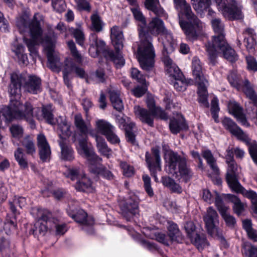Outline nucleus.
<instances>
[{
	"label": "nucleus",
	"mask_w": 257,
	"mask_h": 257,
	"mask_svg": "<svg viewBox=\"0 0 257 257\" xmlns=\"http://www.w3.org/2000/svg\"><path fill=\"white\" fill-rule=\"evenodd\" d=\"M242 247V252L246 257H257V247L252 245L249 242H243Z\"/></svg>",
	"instance_id": "nucleus-50"
},
{
	"label": "nucleus",
	"mask_w": 257,
	"mask_h": 257,
	"mask_svg": "<svg viewBox=\"0 0 257 257\" xmlns=\"http://www.w3.org/2000/svg\"><path fill=\"white\" fill-rule=\"evenodd\" d=\"M169 127L171 132L174 134H177L181 130L186 128L184 118L181 114L174 113L173 117L170 120Z\"/></svg>",
	"instance_id": "nucleus-30"
},
{
	"label": "nucleus",
	"mask_w": 257,
	"mask_h": 257,
	"mask_svg": "<svg viewBox=\"0 0 257 257\" xmlns=\"http://www.w3.org/2000/svg\"><path fill=\"white\" fill-rule=\"evenodd\" d=\"M220 41L217 44H211L208 43L206 46L210 60L214 63L218 54L222 53L223 57L230 62L235 61L237 59V55L235 51L227 43L225 39L220 36Z\"/></svg>",
	"instance_id": "nucleus-8"
},
{
	"label": "nucleus",
	"mask_w": 257,
	"mask_h": 257,
	"mask_svg": "<svg viewBox=\"0 0 257 257\" xmlns=\"http://www.w3.org/2000/svg\"><path fill=\"white\" fill-rule=\"evenodd\" d=\"M21 144L27 154L33 156L36 153V147L33 139L30 136L25 137L22 141Z\"/></svg>",
	"instance_id": "nucleus-44"
},
{
	"label": "nucleus",
	"mask_w": 257,
	"mask_h": 257,
	"mask_svg": "<svg viewBox=\"0 0 257 257\" xmlns=\"http://www.w3.org/2000/svg\"><path fill=\"white\" fill-rule=\"evenodd\" d=\"M217 8L229 20L240 19L243 15L241 6L235 0H215Z\"/></svg>",
	"instance_id": "nucleus-13"
},
{
	"label": "nucleus",
	"mask_w": 257,
	"mask_h": 257,
	"mask_svg": "<svg viewBox=\"0 0 257 257\" xmlns=\"http://www.w3.org/2000/svg\"><path fill=\"white\" fill-rule=\"evenodd\" d=\"M56 122L58 125V134L61 138L60 141L65 142L66 138L70 137L72 133L70 124L67 122L65 118L61 116L57 119Z\"/></svg>",
	"instance_id": "nucleus-33"
},
{
	"label": "nucleus",
	"mask_w": 257,
	"mask_h": 257,
	"mask_svg": "<svg viewBox=\"0 0 257 257\" xmlns=\"http://www.w3.org/2000/svg\"><path fill=\"white\" fill-rule=\"evenodd\" d=\"M24 107L25 108L24 112L16 111L15 113L10 105L0 107V128L3 127V123L7 126L14 119L24 117L30 119L32 116L31 106L27 103Z\"/></svg>",
	"instance_id": "nucleus-12"
},
{
	"label": "nucleus",
	"mask_w": 257,
	"mask_h": 257,
	"mask_svg": "<svg viewBox=\"0 0 257 257\" xmlns=\"http://www.w3.org/2000/svg\"><path fill=\"white\" fill-rule=\"evenodd\" d=\"M168 32L170 34L171 39L168 36H165L163 33L160 35V36L158 38L159 41H161L163 45L164 53L165 52L167 54L172 52L177 45L176 41L173 38L172 34L169 30Z\"/></svg>",
	"instance_id": "nucleus-34"
},
{
	"label": "nucleus",
	"mask_w": 257,
	"mask_h": 257,
	"mask_svg": "<svg viewBox=\"0 0 257 257\" xmlns=\"http://www.w3.org/2000/svg\"><path fill=\"white\" fill-rule=\"evenodd\" d=\"M170 81V83L178 91H184L186 89L187 84L183 76L181 78H175L171 79Z\"/></svg>",
	"instance_id": "nucleus-52"
},
{
	"label": "nucleus",
	"mask_w": 257,
	"mask_h": 257,
	"mask_svg": "<svg viewBox=\"0 0 257 257\" xmlns=\"http://www.w3.org/2000/svg\"><path fill=\"white\" fill-rule=\"evenodd\" d=\"M43 22L42 16L36 14L31 22L28 16L24 15L17 19L16 25L20 33H29L30 38L24 36L23 42L27 46L30 55L33 58L38 57L37 46L43 45L47 51L48 66L53 71L59 72L62 64L60 58L55 54V42L43 34L41 28Z\"/></svg>",
	"instance_id": "nucleus-2"
},
{
	"label": "nucleus",
	"mask_w": 257,
	"mask_h": 257,
	"mask_svg": "<svg viewBox=\"0 0 257 257\" xmlns=\"http://www.w3.org/2000/svg\"><path fill=\"white\" fill-rule=\"evenodd\" d=\"M131 10L135 19L139 22L140 44L138 47L137 57L142 68L145 70H149L154 66L155 56L154 49L152 44V39L150 37H147L146 35V19L139 7L135 4L132 6Z\"/></svg>",
	"instance_id": "nucleus-3"
},
{
	"label": "nucleus",
	"mask_w": 257,
	"mask_h": 257,
	"mask_svg": "<svg viewBox=\"0 0 257 257\" xmlns=\"http://www.w3.org/2000/svg\"><path fill=\"white\" fill-rule=\"evenodd\" d=\"M162 182L164 186L169 188L174 192L181 193L182 191L181 186L169 177H162Z\"/></svg>",
	"instance_id": "nucleus-46"
},
{
	"label": "nucleus",
	"mask_w": 257,
	"mask_h": 257,
	"mask_svg": "<svg viewBox=\"0 0 257 257\" xmlns=\"http://www.w3.org/2000/svg\"><path fill=\"white\" fill-rule=\"evenodd\" d=\"M65 176L71 180H77L74 187L79 191L92 193L95 188L91 180L79 168H69L64 172Z\"/></svg>",
	"instance_id": "nucleus-11"
},
{
	"label": "nucleus",
	"mask_w": 257,
	"mask_h": 257,
	"mask_svg": "<svg viewBox=\"0 0 257 257\" xmlns=\"http://www.w3.org/2000/svg\"><path fill=\"white\" fill-rule=\"evenodd\" d=\"M168 236L171 241H175L178 236L179 231L177 225L173 222H169Z\"/></svg>",
	"instance_id": "nucleus-56"
},
{
	"label": "nucleus",
	"mask_w": 257,
	"mask_h": 257,
	"mask_svg": "<svg viewBox=\"0 0 257 257\" xmlns=\"http://www.w3.org/2000/svg\"><path fill=\"white\" fill-rule=\"evenodd\" d=\"M223 126L238 140L249 144L250 139L231 119L224 118L222 120Z\"/></svg>",
	"instance_id": "nucleus-22"
},
{
	"label": "nucleus",
	"mask_w": 257,
	"mask_h": 257,
	"mask_svg": "<svg viewBox=\"0 0 257 257\" xmlns=\"http://www.w3.org/2000/svg\"><path fill=\"white\" fill-rule=\"evenodd\" d=\"M68 213L77 222L83 225V229L89 234L93 233L92 226L94 223V221L92 216H87V213L82 209L79 210L75 215Z\"/></svg>",
	"instance_id": "nucleus-20"
},
{
	"label": "nucleus",
	"mask_w": 257,
	"mask_h": 257,
	"mask_svg": "<svg viewBox=\"0 0 257 257\" xmlns=\"http://www.w3.org/2000/svg\"><path fill=\"white\" fill-rule=\"evenodd\" d=\"M198 101L203 106L208 107L209 103L207 101L208 93L207 91V87L208 85V82H201L198 83Z\"/></svg>",
	"instance_id": "nucleus-37"
},
{
	"label": "nucleus",
	"mask_w": 257,
	"mask_h": 257,
	"mask_svg": "<svg viewBox=\"0 0 257 257\" xmlns=\"http://www.w3.org/2000/svg\"><path fill=\"white\" fill-rule=\"evenodd\" d=\"M73 72H74L80 78L85 79L87 83L91 82L90 75L86 74L83 69L76 66L71 58H66L65 61V68L63 70V78L65 84L68 88L71 87L68 77Z\"/></svg>",
	"instance_id": "nucleus-15"
},
{
	"label": "nucleus",
	"mask_w": 257,
	"mask_h": 257,
	"mask_svg": "<svg viewBox=\"0 0 257 257\" xmlns=\"http://www.w3.org/2000/svg\"><path fill=\"white\" fill-rule=\"evenodd\" d=\"M185 229L187 234L188 236L191 238L196 234L195 226L192 221H188L186 222L184 226Z\"/></svg>",
	"instance_id": "nucleus-61"
},
{
	"label": "nucleus",
	"mask_w": 257,
	"mask_h": 257,
	"mask_svg": "<svg viewBox=\"0 0 257 257\" xmlns=\"http://www.w3.org/2000/svg\"><path fill=\"white\" fill-rule=\"evenodd\" d=\"M52 6L54 11L58 13L63 12L66 8V4L64 0H51Z\"/></svg>",
	"instance_id": "nucleus-60"
},
{
	"label": "nucleus",
	"mask_w": 257,
	"mask_h": 257,
	"mask_svg": "<svg viewBox=\"0 0 257 257\" xmlns=\"http://www.w3.org/2000/svg\"><path fill=\"white\" fill-rule=\"evenodd\" d=\"M37 146L40 159L43 162H49L51 158L50 146L43 134H39L37 137Z\"/></svg>",
	"instance_id": "nucleus-21"
},
{
	"label": "nucleus",
	"mask_w": 257,
	"mask_h": 257,
	"mask_svg": "<svg viewBox=\"0 0 257 257\" xmlns=\"http://www.w3.org/2000/svg\"><path fill=\"white\" fill-rule=\"evenodd\" d=\"M31 213L34 217L38 218L33 230V233L35 235H44L48 229H51L52 213L50 211L42 208H34Z\"/></svg>",
	"instance_id": "nucleus-10"
},
{
	"label": "nucleus",
	"mask_w": 257,
	"mask_h": 257,
	"mask_svg": "<svg viewBox=\"0 0 257 257\" xmlns=\"http://www.w3.org/2000/svg\"><path fill=\"white\" fill-rule=\"evenodd\" d=\"M190 239L199 250H202L207 245L206 239L204 236H199L198 234H196Z\"/></svg>",
	"instance_id": "nucleus-55"
},
{
	"label": "nucleus",
	"mask_w": 257,
	"mask_h": 257,
	"mask_svg": "<svg viewBox=\"0 0 257 257\" xmlns=\"http://www.w3.org/2000/svg\"><path fill=\"white\" fill-rule=\"evenodd\" d=\"M145 7L159 17H165L166 13L161 7L159 0H145Z\"/></svg>",
	"instance_id": "nucleus-36"
},
{
	"label": "nucleus",
	"mask_w": 257,
	"mask_h": 257,
	"mask_svg": "<svg viewBox=\"0 0 257 257\" xmlns=\"http://www.w3.org/2000/svg\"><path fill=\"white\" fill-rule=\"evenodd\" d=\"M68 47L70 51L71 54L78 63L82 62V56L77 50L75 44L73 41H70L67 42Z\"/></svg>",
	"instance_id": "nucleus-53"
},
{
	"label": "nucleus",
	"mask_w": 257,
	"mask_h": 257,
	"mask_svg": "<svg viewBox=\"0 0 257 257\" xmlns=\"http://www.w3.org/2000/svg\"><path fill=\"white\" fill-rule=\"evenodd\" d=\"M13 51L15 52L18 58L23 63L25 64L27 61V56L25 53V47L22 45L15 46Z\"/></svg>",
	"instance_id": "nucleus-54"
},
{
	"label": "nucleus",
	"mask_w": 257,
	"mask_h": 257,
	"mask_svg": "<svg viewBox=\"0 0 257 257\" xmlns=\"http://www.w3.org/2000/svg\"><path fill=\"white\" fill-rule=\"evenodd\" d=\"M203 219L208 233L213 237L217 236L219 216L216 211L212 207H208Z\"/></svg>",
	"instance_id": "nucleus-17"
},
{
	"label": "nucleus",
	"mask_w": 257,
	"mask_h": 257,
	"mask_svg": "<svg viewBox=\"0 0 257 257\" xmlns=\"http://www.w3.org/2000/svg\"><path fill=\"white\" fill-rule=\"evenodd\" d=\"M74 123L76 127L79 130L83 136H81L78 139V144L77 146V149L78 150V147L79 146L80 140H85L87 145L91 149L90 145H89L87 141V135L90 131L89 123H86L83 119L82 118V115L78 113L75 115L74 117Z\"/></svg>",
	"instance_id": "nucleus-28"
},
{
	"label": "nucleus",
	"mask_w": 257,
	"mask_h": 257,
	"mask_svg": "<svg viewBox=\"0 0 257 257\" xmlns=\"http://www.w3.org/2000/svg\"><path fill=\"white\" fill-rule=\"evenodd\" d=\"M203 157L206 160L207 164L210 166L215 174L219 173V169L216 163V160L214 158L212 153L208 150H205L202 152Z\"/></svg>",
	"instance_id": "nucleus-42"
},
{
	"label": "nucleus",
	"mask_w": 257,
	"mask_h": 257,
	"mask_svg": "<svg viewBox=\"0 0 257 257\" xmlns=\"http://www.w3.org/2000/svg\"><path fill=\"white\" fill-rule=\"evenodd\" d=\"M145 30L147 37H150L152 38L148 35L149 33L155 35H160L163 33L165 36H168L169 38L171 39V36L168 32V30L165 27L163 21L157 17L154 18L151 20L148 25H146Z\"/></svg>",
	"instance_id": "nucleus-18"
},
{
	"label": "nucleus",
	"mask_w": 257,
	"mask_h": 257,
	"mask_svg": "<svg viewBox=\"0 0 257 257\" xmlns=\"http://www.w3.org/2000/svg\"><path fill=\"white\" fill-rule=\"evenodd\" d=\"M14 156L16 160L21 168H26L28 167L27 160L21 148H17L15 152Z\"/></svg>",
	"instance_id": "nucleus-49"
},
{
	"label": "nucleus",
	"mask_w": 257,
	"mask_h": 257,
	"mask_svg": "<svg viewBox=\"0 0 257 257\" xmlns=\"http://www.w3.org/2000/svg\"><path fill=\"white\" fill-rule=\"evenodd\" d=\"M192 5L196 12L202 15L211 5V0H191Z\"/></svg>",
	"instance_id": "nucleus-41"
},
{
	"label": "nucleus",
	"mask_w": 257,
	"mask_h": 257,
	"mask_svg": "<svg viewBox=\"0 0 257 257\" xmlns=\"http://www.w3.org/2000/svg\"><path fill=\"white\" fill-rule=\"evenodd\" d=\"M61 149V158L66 161H71L74 159L73 151L64 141H59Z\"/></svg>",
	"instance_id": "nucleus-43"
},
{
	"label": "nucleus",
	"mask_w": 257,
	"mask_h": 257,
	"mask_svg": "<svg viewBox=\"0 0 257 257\" xmlns=\"http://www.w3.org/2000/svg\"><path fill=\"white\" fill-rule=\"evenodd\" d=\"M111 42L116 50V53L108 51L106 54L107 58L112 60L117 68L121 67L124 64V60L119 51L123 47V36L120 28L114 26L111 29Z\"/></svg>",
	"instance_id": "nucleus-9"
},
{
	"label": "nucleus",
	"mask_w": 257,
	"mask_h": 257,
	"mask_svg": "<svg viewBox=\"0 0 257 257\" xmlns=\"http://www.w3.org/2000/svg\"><path fill=\"white\" fill-rule=\"evenodd\" d=\"M96 127L98 132L105 136L114 126L110 123L103 119H99L96 121Z\"/></svg>",
	"instance_id": "nucleus-48"
},
{
	"label": "nucleus",
	"mask_w": 257,
	"mask_h": 257,
	"mask_svg": "<svg viewBox=\"0 0 257 257\" xmlns=\"http://www.w3.org/2000/svg\"><path fill=\"white\" fill-rule=\"evenodd\" d=\"M90 19L91 29L97 32L101 31L104 26V23L99 15L97 13H94L91 15Z\"/></svg>",
	"instance_id": "nucleus-47"
},
{
	"label": "nucleus",
	"mask_w": 257,
	"mask_h": 257,
	"mask_svg": "<svg viewBox=\"0 0 257 257\" xmlns=\"http://www.w3.org/2000/svg\"><path fill=\"white\" fill-rule=\"evenodd\" d=\"M215 204L226 224L229 227L234 226L236 223L235 219L228 212L229 207L224 204L222 199L218 194H216L215 197Z\"/></svg>",
	"instance_id": "nucleus-19"
},
{
	"label": "nucleus",
	"mask_w": 257,
	"mask_h": 257,
	"mask_svg": "<svg viewBox=\"0 0 257 257\" xmlns=\"http://www.w3.org/2000/svg\"><path fill=\"white\" fill-rule=\"evenodd\" d=\"M166 162V170L170 174L178 180L182 179L185 182L188 181L192 176L190 170L186 166V160L181 158L173 151H167L165 154Z\"/></svg>",
	"instance_id": "nucleus-6"
},
{
	"label": "nucleus",
	"mask_w": 257,
	"mask_h": 257,
	"mask_svg": "<svg viewBox=\"0 0 257 257\" xmlns=\"http://www.w3.org/2000/svg\"><path fill=\"white\" fill-rule=\"evenodd\" d=\"M107 140L111 144H118L120 140L115 133V128H112L105 135Z\"/></svg>",
	"instance_id": "nucleus-62"
},
{
	"label": "nucleus",
	"mask_w": 257,
	"mask_h": 257,
	"mask_svg": "<svg viewBox=\"0 0 257 257\" xmlns=\"http://www.w3.org/2000/svg\"><path fill=\"white\" fill-rule=\"evenodd\" d=\"M116 121L118 124L119 127L121 129H123L125 131V136L128 142L132 144H135V136L134 133V128L135 126V124L134 122H126L124 117L120 115H117L116 116Z\"/></svg>",
	"instance_id": "nucleus-24"
},
{
	"label": "nucleus",
	"mask_w": 257,
	"mask_h": 257,
	"mask_svg": "<svg viewBox=\"0 0 257 257\" xmlns=\"http://www.w3.org/2000/svg\"><path fill=\"white\" fill-rule=\"evenodd\" d=\"M227 108L229 112L236 118L239 123L244 126L249 125L246 117L242 112V108L236 102L233 100L229 101L227 104Z\"/></svg>",
	"instance_id": "nucleus-27"
},
{
	"label": "nucleus",
	"mask_w": 257,
	"mask_h": 257,
	"mask_svg": "<svg viewBox=\"0 0 257 257\" xmlns=\"http://www.w3.org/2000/svg\"><path fill=\"white\" fill-rule=\"evenodd\" d=\"M120 166L123 170L124 176L129 177L134 175V169L133 166L128 165L126 162H121Z\"/></svg>",
	"instance_id": "nucleus-63"
},
{
	"label": "nucleus",
	"mask_w": 257,
	"mask_h": 257,
	"mask_svg": "<svg viewBox=\"0 0 257 257\" xmlns=\"http://www.w3.org/2000/svg\"><path fill=\"white\" fill-rule=\"evenodd\" d=\"M78 152L87 159L89 170L91 172L108 180L113 179L112 173L102 165V159L87 145L85 140H80Z\"/></svg>",
	"instance_id": "nucleus-5"
},
{
	"label": "nucleus",
	"mask_w": 257,
	"mask_h": 257,
	"mask_svg": "<svg viewBox=\"0 0 257 257\" xmlns=\"http://www.w3.org/2000/svg\"><path fill=\"white\" fill-rule=\"evenodd\" d=\"M248 147L249 154L253 162L257 165V143L250 139L249 144H246Z\"/></svg>",
	"instance_id": "nucleus-58"
},
{
	"label": "nucleus",
	"mask_w": 257,
	"mask_h": 257,
	"mask_svg": "<svg viewBox=\"0 0 257 257\" xmlns=\"http://www.w3.org/2000/svg\"><path fill=\"white\" fill-rule=\"evenodd\" d=\"M70 31L72 33L77 44L82 46L85 40V36L81 27L79 26L78 28L76 29L72 28Z\"/></svg>",
	"instance_id": "nucleus-51"
},
{
	"label": "nucleus",
	"mask_w": 257,
	"mask_h": 257,
	"mask_svg": "<svg viewBox=\"0 0 257 257\" xmlns=\"http://www.w3.org/2000/svg\"><path fill=\"white\" fill-rule=\"evenodd\" d=\"M227 198L233 204V209L234 212L238 215H240L244 211L246 204L241 202L237 196L228 194Z\"/></svg>",
	"instance_id": "nucleus-40"
},
{
	"label": "nucleus",
	"mask_w": 257,
	"mask_h": 257,
	"mask_svg": "<svg viewBox=\"0 0 257 257\" xmlns=\"http://www.w3.org/2000/svg\"><path fill=\"white\" fill-rule=\"evenodd\" d=\"M109 98L114 109L118 111L123 109V104L120 97L119 92L117 90H110L109 92Z\"/></svg>",
	"instance_id": "nucleus-39"
},
{
	"label": "nucleus",
	"mask_w": 257,
	"mask_h": 257,
	"mask_svg": "<svg viewBox=\"0 0 257 257\" xmlns=\"http://www.w3.org/2000/svg\"><path fill=\"white\" fill-rule=\"evenodd\" d=\"M212 29L215 33V35L212 37L211 44H217L220 41V36H222L225 39L224 32V24L219 18H212L211 21Z\"/></svg>",
	"instance_id": "nucleus-31"
},
{
	"label": "nucleus",
	"mask_w": 257,
	"mask_h": 257,
	"mask_svg": "<svg viewBox=\"0 0 257 257\" xmlns=\"http://www.w3.org/2000/svg\"><path fill=\"white\" fill-rule=\"evenodd\" d=\"M77 9L79 11H85L89 12L91 7L89 3L86 0H74Z\"/></svg>",
	"instance_id": "nucleus-64"
},
{
	"label": "nucleus",
	"mask_w": 257,
	"mask_h": 257,
	"mask_svg": "<svg viewBox=\"0 0 257 257\" xmlns=\"http://www.w3.org/2000/svg\"><path fill=\"white\" fill-rule=\"evenodd\" d=\"M175 7L178 11L179 24L187 39L196 40L203 32L204 24L192 13L191 7L185 0H173Z\"/></svg>",
	"instance_id": "nucleus-4"
},
{
	"label": "nucleus",
	"mask_w": 257,
	"mask_h": 257,
	"mask_svg": "<svg viewBox=\"0 0 257 257\" xmlns=\"http://www.w3.org/2000/svg\"><path fill=\"white\" fill-rule=\"evenodd\" d=\"M139 199L136 195L127 198L120 204L122 214L127 221H131L139 214Z\"/></svg>",
	"instance_id": "nucleus-16"
},
{
	"label": "nucleus",
	"mask_w": 257,
	"mask_h": 257,
	"mask_svg": "<svg viewBox=\"0 0 257 257\" xmlns=\"http://www.w3.org/2000/svg\"><path fill=\"white\" fill-rule=\"evenodd\" d=\"M192 70L197 84L208 82L206 77L204 76L203 73L202 65L200 60L197 57H194L192 59Z\"/></svg>",
	"instance_id": "nucleus-32"
},
{
	"label": "nucleus",
	"mask_w": 257,
	"mask_h": 257,
	"mask_svg": "<svg viewBox=\"0 0 257 257\" xmlns=\"http://www.w3.org/2000/svg\"><path fill=\"white\" fill-rule=\"evenodd\" d=\"M52 223L51 225H54V227L56 229V234L57 235H62L64 234L68 230L66 224L64 223L58 224L56 221L57 220L52 216Z\"/></svg>",
	"instance_id": "nucleus-57"
},
{
	"label": "nucleus",
	"mask_w": 257,
	"mask_h": 257,
	"mask_svg": "<svg viewBox=\"0 0 257 257\" xmlns=\"http://www.w3.org/2000/svg\"><path fill=\"white\" fill-rule=\"evenodd\" d=\"M244 45L248 50L254 49L256 45V35L253 29H246L243 33Z\"/></svg>",
	"instance_id": "nucleus-35"
},
{
	"label": "nucleus",
	"mask_w": 257,
	"mask_h": 257,
	"mask_svg": "<svg viewBox=\"0 0 257 257\" xmlns=\"http://www.w3.org/2000/svg\"><path fill=\"white\" fill-rule=\"evenodd\" d=\"M163 62L165 65L166 74L170 78V80L175 78H181L183 74L179 67L168 56H164Z\"/></svg>",
	"instance_id": "nucleus-29"
},
{
	"label": "nucleus",
	"mask_w": 257,
	"mask_h": 257,
	"mask_svg": "<svg viewBox=\"0 0 257 257\" xmlns=\"http://www.w3.org/2000/svg\"><path fill=\"white\" fill-rule=\"evenodd\" d=\"M232 191L236 193H241L244 197L249 199L251 203L257 201V193L251 190H246L241 184L234 188Z\"/></svg>",
	"instance_id": "nucleus-45"
},
{
	"label": "nucleus",
	"mask_w": 257,
	"mask_h": 257,
	"mask_svg": "<svg viewBox=\"0 0 257 257\" xmlns=\"http://www.w3.org/2000/svg\"><path fill=\"white\" fill-rule=\"evenodd\" d=\"M231 85L238 90H241L255 104H257V92H255L248 80L240 82L236 72H231L227 77Z\"/></svg>",
	"instance_id": "nucleus-14"
},
{
	"label": "nucleus",
	"mask_w": 257,
	"mask_h": 257,
	"mask_svg": "<svg viewBox=\"0 0 257 257\" xmlns=\"http://www.w3.org/2000/svg\"><path fill=\"white\" fill-rule=\"evenodd\" d=\"M90 46L89 49L90 55L96 57L100 53L106 57L108 51H105V44L101 40H98L95 34H91L90 37Z\"/></svg>",
	"instance_id": "nucleus-23"
},
{
	"label": "nucleus",
	"mask_w": 257,
	"mask_h": 257,
	"mask_svg": "<svg viewBox=\"0 0 257 257\" xmlns=\"http://www.w3.org/2000/svg\"><path fill=\"white\" fill-rule=\"evenodd\" d=\"M152 153L154 158H152L149 152L146 153V160L148 164V167L151 172L153 174L154 171L159 170L160 171L161 168L160 166V151L157 148H154L152 149ZM155 180L157 181L158 178L155 174H154Z\"/></svg>",
	"instance_id": "nucleus-26"
},
{
	"label": "nucleus",
	"mask_w": 257,
	"mask_h": 257,
	"mask_svg": "<svg viewBox=\"0 0 257 257\" xmlns=\"http://www.w3.org/2000/svg\"><path fill=\"white\" fill-rule=\"evenodd\" d=\"M96 147L98 152L103 156L109 158L112 155V150L109 149L105 141L101 137L95 136Z\"/></svg>",
	"instance_id": "nucleus-38"
},
{
	"label": "nucleus",
	"mask_w": 257,
	"mask_h": 257,
	"mask_svg": "<svg viewBox=\"0 0 257 257\" xmlns=\"http://www.w3.org/2000/svg\"><path fill=\"white\" fill-rule=\"evenodd\" d=\"M146 102L149 110H147L140 106H135L134 107L135 115L142 122L152 126L153 125L154 116L163 119H167L168 116L166 113L161 107L155 106L154 99L152 96L148 97Z\"/></svg>",
	"instance_id": "nucleus-7"
},
{
	"label": "nucleus",
	"mask_w": 257,
	"mask_h": 257,
	"mask_svg": "<svg viewBox=\"0 0 257 257\" xmlns=\"http://www.w3.org/2000/svg\"><path fill=\"white\" fill-rule=\"evenodd\" d=\"M23 88L25 91L37 94L41 91V80L40 78L35 75L20 74L13 72L11 74V84L9 92L11 96L10 106L13 111L15 112H24V106L27 103L30 104L32 107V116L31 118H17L18 119H25L30 123L34 122L33 117L35 116L39 120L45 119L46 121L52 125L56 123L52 114V106L50 105L43 106L41 109L39 107L34 108L29 102H26L22 104L19 100L21 96V88Z\"/></svg>",
	"instance_id": "nucleus-1"
},
{
	"label": "nucleus",
	"mask_w": 257,
	"mask_h": 257,
	"mask_svg": "<svg viewBox=\"0 0 257 257\" xmlns=\"http://www.w3.org/2000/svg\"><path fill=\"white\" fill-rule=\"evenodd\" d=\"M227 164L226 179L229 188L233 190L240 185L237 178V165L235 161L226 163Z\"/></svg>",
	"instance_id": "nucleus-25"
},
{
	"label": "nucleus",
	"mask_w": 257,
	"mask_h": 257,
	"mask_svg": "<svg viewBox=\"0 0 257 257\" xmlns=\"http://www.w3.org/2000/svg\"><path fill=\"white\" fill-rule=\"evenodd\" d=\"M16 227V224L13 221H8L4 223L0 218V231L5 230L6 233L9 234L11 230L14 229Z\"/></svg>",
	"instance_id": "nucleus-59"
}]
</instances>
